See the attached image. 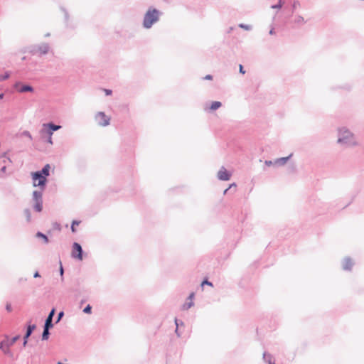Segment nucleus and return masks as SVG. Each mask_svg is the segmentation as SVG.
Segmentation results:
<instances>
[{
  "label": "nucleus",
  "instance_id": "f257e3e1",
  "mask_svg": "<svg viewBox=\"0 0 364 364\" xmlns=\"http://www.w3.org/2000/svg\"><path fill=\"white\" fill-rule=\"evenodd\" d=\"M162 14L163 13L159 9L150 6L144 14L142 22L143 27L146 29L151 28L154 23L159 21Z\"/></svg>",
  "mask_w": 364,
  "mask_h": 364
},
{
  "label": "nucleus",
  "instance_id": "f03ea898",
  "mask_svg": "<svg viewBox=\"0 0 364 364\" xmlns=\"http://www.w3.org/2000/svg\"><path fill=\"white\" fill-rule=\"evenodd\" d=\"M338 143L346 146H355L357 144L354 135L346 128L338 130Z\"/></svg>",
  "mask_w": 364,
  "mask_h": 364
},
{
  "label": "nucleus",
  "instance_id": "7ed1b4c3",
  "mask_svg": "<svg viewBox=\"0 0 364 364\" xmlns=\"http://www.w3.org/2000/svg\"><path fill=\"white\" fill-rule=\"evenodd\" d=\"M21 336L19 334L16 335L13 338H10L8 335L4 336V339L0 342V349L1 351L9 356H12L13 353L10 350V347L12 346L18 340H19Z\"/></svg>",
  "mask_w": 364,
  "mask_h": 364
},
{
  "label": "nucleus",
  "instance_id": "20e7f679",
  "mask_svg": "<svg viewBox=\"0 0 364 364\" xmlns=\"http://www.w3.org/2000/svg\"><path fill=\"white\" fill-rule=\"evenodd\" d=\"M33 181V186L34 187H39L42 191H44L48 182L47 177L43 175L40 171H36L31 174Z\"/></svg>",
  "mask_w": 364,
  "mask_h": 364
},
{
  "label": "nucleus",
  "instance_id": "39448f33",
  "mask_svg": "<svg viewBox=\"0 0 364 364\" xmlns=\"http://www.w3.org/2000/svg\"><path fill=\"white\" fill-rule=\"evenodd\" d=\"M43 191H34L33 192L32 199L34 201L33 209L35 211L40 213L43 210Z\"/></svg>",
  "mask_w": 364,
  "mask_h": 364
},
{
  "label": "nucleus",
  "instance_id": "423d86ee",
  "mask_svg": "<svg viewBox=\"0 0 364 364\" xmlns=\"http://www.w3.org/2000/svg\"><path fill=\"white\" fill-rule=\"evenodd\" d=\"M61 128L60 125H58L50 122L43 124V127L40 132L43 139H44V134H53L54 132L59 130Z\"/></svg>",
  "mask_w": 364,
  "mask_h": 364
},
{
  "label": "nucleus",
  "instance_id": "0eeeda50",
  "mask_svg": "<svg viewBox=\"0 0 364 364\" xmlns=\"http://www.w3.org/2000/svg\"><path fill=\"white\" fill-rule=\"evenodd\" d=\"M84 251L81 245L77 242H74L72 246L71 257L80 261L83 259Z\"/></svg>",
  "mask_w": 364,
  "mask_h": 364
},
{
  "label": "nucleus",
  "instance_id": "6e6552de",
  "mask_svg": "<svg viewBox=\"0 0 364 364\" xmlns=\"http://www.w3.org/2000/svg\"><path fill=\"white\" fill-rule=\"evenodd\" d=\"M14 87L17 92L20 93L33 92L34 91V88L33 86L28 84H23L20 81L16 82L14 85Z\"/></svg>",
  "mask_w": 364,
  "mask_h": 364
},
{
  "label": "nucleus",
  "instance_id": "1a4fd4ad",
  "mask_svg": "<svg viewBox=\"0 0 364 364\" xmlns=\"http://www.w3.org/2000/svg\"><path fill=\"white\" fill-rule=\"evenodd\" d=\"M95 119L100 126L105 127L109 124L110 118L103 112H97L95 114Z\"/></svg>",
  "mask_w": 364,
  "mask_h": 364
},
{
  "label": "nucleus",
  "instance_id": "9d476101",
  "mask_svg": "<svg viewBox=\"0 0 364 364\" xmlns=\"http://www.w3.org/2000/svg\"><path fill=\"white\" fill-rule=\"evenodd\" d=\"M231 177V173L226 170L224 166H222L221 168L218 172V178L220 181H228Z\"/></svg>",
  "mask_w": 364,
  "mask_h": 364
},
{
  "label": "nucleus",
  "instance_id": "9b49d317",
  "mask_svg": "<svg viewBox=\"0 0 364 364\" xmlns=\"http://www.w3.org/2000/svg\"><path fill=\"white\" fill-rule=\"evenodd\" d=\"M55 308H53L49 312L47 318H46L45 320V322H44V326H46V327H48V328H53V316H55Z\"/></svg>",
  "mask_w": 364,
  "mask_h": 364
},
{
  "label": "nucleus",
  "instance_id": "f8f14e48",
  "mask_svg": "<svg viewBox=\"0 0 364 364\" xmlns=\"http://www.w3.org/2000/svg\"><path fill=\"white\" fill-rule=\"evenodd\" d=\"M49 49L50 46L48 43H43L39 46H35L33 51L36 50L38 52L40 53V55H46L48 53Z\"/></svg>",
  "mask_w": 364,
  "mask_h": 364
},
{
  "label": "nucleus",
  "instance_id": "ddd939ff",
  "mask_svg": "<svg viewBox=\"0 0 364 364\" xmlns=\"http://www.w3.org/2000/svg\"><path fill=\"white\" fill-rule=\"evenodd\" d=\"M293 156V154H290L288 156L281 157L274 161V166H284Z\"/></svg>",
  "mask_w": 364,
  "mask_h": 364
},
{
  "label": "nucleus",
  "instance_id": "4468645a",
  "mask_svg": "<svg viewBox=\"0 0 364 364\" xmlns=\"http://www.w3.org/2000/svg\"><path fill=\"white\" fill-rule=\"evenodd\" d=\"M353 266V262L349 257L344 258L343 262V270L350 271L352 269Z\"/></svg>",
  "mask_w": 364,
  "mask_h": 364
},
{
  "label": "nucleus",
  "instance_id": "2eb2a0df",
  "mask_svg": "<svg viewBox=\"0 0 364 364\" xmlns=\"http://www.w3.org/2000/svg\"><path fill=\"white\" fill-rule=\"evenodd\" d=\"M36 328V325L31 324V321H29L26 324V332H25L24 335L30 337Z\"/></svg>",
  "mask_w": 364,
  "mask_h": 364
},
{
  "label": "nucleus",
  "instance_id": "dca6fc26",
  "mask_svg": "<svg viewBox=\"0 0 364 364\" xmlns=\"http://www.w3.org/2000/svg\"><path fill=\"white\" fill-rule=\"evenodd\" d=\"M51 328H48L43 326V330L41 335V340L42 341H47L49 338V336L50 335V329Z\"/></svg>",
  "mask_w": 364,
  "mask_h": 364
},
{
  "label": "nucleus",
  "instance_id": "f3484780",
  "mask_svg": "<svg viewBox=\"0 0 364 364\" xmlns=\"http://www.w3.org/2000/svg\"><path fill=\"white\" fill-rule=\"evenodd\" d=\"M263 360L265 363H267L268 364H275V362L274 360H272V356L271 354L264 352L263 353Z\"/></svg>",
  "mask_w": 364,
  "mask_h": 364
},
{
  "label": "nucleus",
  "instance_id": "a211bd4d",
  "mask_svg": "<svg viewBox=\"0 0 364 364\" xmlns=\"http://www.w3.org/2000/svg\"><path fill=\"white\" fill-rule=\"evenodd\" d=\"M293 22L297 25H304L306 23V21L301 15H296Z\"/></svg>",
  "mask_w": 364,
  "mask_h": 364
},
{
  "label": "nucleus",
  "instance_id": "6ab92c4d",
  "mask_svg": "<svg viewBox=\"0 0 364 364\" xmlns=\"http://www.w3.org/2000/svg\"><path fill=\"white\" fill-rule=\"evenodd\" d=\"M50 164H47L38 171H40L43 175L46 176L48 178V176H49L50 175Z\"/></svg>",
  "mask_w": 364,
  "mask_h": 364
},
{
  "label": "nucleus",
  "instance_id": "aec40b11",
  "mask_svg": "<svg viewBox=\"0 0 364 364\" xmlns=\"http://www.w3.org/2000/svg\"><path fill=\"white\" fill-rule=\"evenodd\" d=\"M36 237L43 239L44 243L48 244L49 242L48 237L43 233L42 232L38 231L36 234Z\"/></svg>",
  "mask_w": 364,
  "mask_h": 364
},
{
  "label": "nucleus",
  "instance_id": "412c9836",
  "mask_svg": "<svg viewBox=\"0 0 364 364\" xmlns=\"http://www.w3.org/2000/svg\"><path fill=\"white\" fill-rule=\"evenodd\" d=\"M222 106V103L219 101H214L211 103L210 109L212 111H215L219 109Z\"/></svg>",
  "mask_w": 364,
  "mask_h": 364
},
{
  "label": "nucleus",
  "instance_id": "4be33fe9",
  "mask_svg": "<svg viewBox=\"0 0 364 364\" xmlns=\"http://www.w3.org/2000/svg\"><path fill=\"white\" fill-rule=\"evenodd\" d=\"M299 7H301V3L298 0H294L291 4V14H293L296 9Z\"/></svg>",
  "mask_w": 364,
  "mask_h": 364
},
{
  "label": "nucleus",
  "instance_id": "5701e85b",
  "mask_svg": "<svg viewBox=\"0 0 364 364\" xmlns=\"http://www.w3.org/2000/svg\"><path fill=\"white\" fill-rule=\"evenodd\" d=\"M80 223V220H73L70 226V230L72 232L75 233L77 232L76 225H78Z\"/></svg>",
  "mask_w": 364,
  "mask_h": 364
},
{
  "label": "nucleus",
  "instance_id": "b1692460",
  "mask_svg": "<svg viewBox=\"0 0 364 364\" xmlns=\"http://www.w3.org/2000/svg\"><path fill=\"white\" fill-rule=\"evenodd\" d=\"M194 305L193 301H186L182 306L183 310H188Z\"/></svg>",
  "mask_w": 364,
  "mask_h": 364
},
{
  "label": "nucleus",
  "instance_id": "393cba45",
  "mask_svg": "<svg viewBox=\"0 0 364 364\" xmlns=\"http://www.w3.org/2000/svg\"><path fill=\"white\" fill-rule=\"evenodd\" d=\"M24 215L26 216V221L28 223L31 222V213L30 209H28V208L25 209L24 210Z\"/></svg>",
  "mask_w": 364,
  "mask_h": 364
},
{
  "label": "nucleus",
  "instance_id": "a878e982",
  "mask_svg": "<svg viewBox=\"0 0 364 364\" xmlns=\"http://www.w3.org/2000/svg\"><path fill=\"white\" fill-rule=\"evenodd\" d=\"M238 26L245 31H251L252 29V26L248 24L240 23Z\"/></svg>",
  "mask_w": 364,
  "mask_h": 364
},
{
  "label": "nucleus",
  "instance_id": "bb28decb",
  "mask_svg": "<svg viewBox=\"0 0 364 364\" xmlns=\"http://www.w3.org/2000/svg\"><path fill=\"white\" fill-rule=\"evenodd\" d=\"M60 9L64 13L65 22L66 23H68V20H69V14H68V11L65 8L61 7Z\"/></svg>",
  "mask_w": 364,
  "mask_h": 364
},
{
  "label": "nucleus",
  "instance_id": "cd10ccee",
  "mask_svg": "<svg viewBox=\"0 0 364 364\" xmlns=\"http://www.w3.org/2000/svg\"><path fill=\"white\" fill-rule=\"evenodd\" d=\"M52 135L51 134H44V138L46 136V139L45 140L47 143L50 144H53V139H52Z\"/></svg>",
  "mask_w": 364,
  "mask_h": 364
},
{
  "label": "nucleus",
  "instance_id": "c85d7f7f",
  "mask_svg": "<svg viewBox=\"0 0 364 364\" xmlns=\"http://www.w3.org/2000/svg\"><path fill=\"white\" fill-rule=\"evenodd\" d=\"M59 263H60L59 272H60V275L61 277V281H63V279H64V268L63 267V264H62V262L60 260L59 261Z\"/></svg>",
  "mask_w": 364,
  "mask_h": 364
},
{
  "label": "nucleus",
  "instance_id": "c756f323",
  "mask_svg": "<svg viewBox=\"0 0 364 364\" xmlns=\"http://www.w3.org/2000/svg\"><path fill=\"white\" fill-rule=\"evenodd\" d=\"M63 316H64V311H59L57 315V318L55 321V323L56 324V323H59Z\"/></svg>",
  "mask_w": 364,
  "mask_h": 364
},
{
  "label": "nucleus",
  "instance_id": "7c9ffc66",
  "mask_svg": "<svg viewBox=\"0 0 364 364\" xmlns=\"http://www.w3.org/2000/svg\"><path fill=\"white\" fill-rule=\"evenodd\" d=\"M92 306L90 304H87L84 309L83 312L87 314H90L92 313Z\"/></svg>",
  "mask_w": 364,
  "mask_h": 364
},
{
  "label": "nucleus",
  "instance_id": "2f4dec72",
  "mask_svg": "<svg viewBox=\"0 0 364 364\" xmlns=\"http://www.w3.org/2000/svg\"><path fill=\"white\" fill-rule=\"evenodd\" d=\"M53 230L60 231L61 230V225L58 222H54L52 224Z\"/></svg>",
  "mask_w": 364,
  "mask_h": 364
},
{
  "label": "nucleus",
  "instance_id": "473e14b6",
  "mask_svg": "<svg viewBox=\"0 0 364 364\" xmlns=\"http://www.w3.org/2000/svg\"><path fill=\"white\" fill-rule=\"evenodd\" d=\"M21 135L29 138L30 140L33 139L32 136H31L30 132H28L27 130H25L23 132H21Z\"/></svg>",
  "mask_w": 364,
  "mask_h": 364
},
{
  "label": "nucleus",
  "instance_id": "72a5a7b5",
  "mask_svg": "<svg viewBox=\"0 0 364 364\" xmlns=\"http://www.w3.org/2000/svg\"><path fill=\"white\" fill-rule=\"evenodd\" d=\"M283 6V3L282 0H279V2L277 4H274L271 6L272 9H281Z\"/></svg>",
  "mask_w": 364,
  "mask_h": 364
},
{
  "label": "nucleus",
  "instance_id": "f704fd0d",
  "mask_svg": "<svg viewBox=\"0 0 364 364\" xmlns=\"http://www.w3.org/2000/svg\"><path fill=\"white\" fill-rule=\"evenodd\" d=\"M175 324H176V328H179L180 326H183L184 323L183 321L176 318H175Z\"/></svg>",
  "mask_w": 364,
  "mask_h": 364
},
{
  "label": "nucleus",
  "instance_id": "c9c22d12",
  "mask_svg": "<svg viewBox=\"0 0 364 364\" xmlns=\"http://www.w3.org/2000/svg\"><path fill=\"white\" fill-rule=\"evenodd\" d=\"M9 77H10V74L8 72H6L4 75H0V81L6 80Z\"/></svg>",
  "mask_w": 364,
  "mask_h": 364
},
{
  "label": "nucleus",
  "instance_id": "e433bc0d",
  "mask_svg": "<svg viewBox=\"0 0 364 364\" xmlns=\"http://www.w3.org/2000/svg\"><path fill=\"white\" fill-rule=\"evenodd\" d=\"M208 285V286H210V287H213V284L211 282L208 281L207 279H204L201 283V285L202 286H204V285Z\"/></svg>",
  "mask_w": 364,
  "mask_h": 364
},
{
  "label": "nucleus",
  "instance_id": "4c0bfd02",
  "mask_svg": "<svg viewBox=\"0 0 364 364\" xmlns=\"http://www.w3.org/2000/svg\"><path fill=\"white\" fill-rule=\"evenodd\" d=\"M28 338H29V336L23 335V347H26L27 346Z\"/></svg>",
  "mask_w": 364,
  "mask_h": 364
},
{
  "label": "nucleus",
  "instance_id": "58836bf2",
  "mask_svg": "<svg viewBox=\"0 0 364 364\" xmlns=\"http://www.w3.org/2000/svg\"><path fill=\"white\" fill-rule=\"evenodd\" d=\"M6 310L8 311V312H11L12 311V306H11V304L10 303H7L6 304Z\"/></svg>",
  "mask_w": 364,
  "mask_h": 364
},
{
  "label": "nucleus",
  "instance_id": "ea45409f",
  "mask_svg": "<svg viewBox=\"0 0 364 364\" xmlns=\"http://www.w3.org/2000/svg\"><path fill=\"white\" fill-rule=\"evenodd\" d=\"M264 164H265L266 166H272V165H274V161H270V160H266V161H264Z\"/></svg>",
  "mask_w": 364,
  "mask_h": 364
},
{
  "label": "nucleus",
  "instance_id": "a19ab883",
  "mask_svg": "<svg viewBox=\"0 0 364 364\" xmlns=\"http://www.w3.org/2000/svg\"><path fill=\"white\" fill-rule=\"evenodd\" d=\"M194 296H195V293L194 292H191L188 297L187 298V300L188 301H193V299H194Z\"/></svg>",
  "mask_w": 364,
  "mask_h": 364
},
{
  "label": "nucleus",
  "instance_id": "79ce46f5",
  "mask_svg": "<svg viewBox=\"0 0 364 364\" xmlns=\"http://www.w3.org/2000/svg\"><path fill=\"white\" fill-rule=\"evenodd\" d=\"M232 187H236V184L235 183H232L231 184L228 188H226L225 191H224V194H226L227 192L232 188Z\"/></svg>",
  "mask_w": 364,
  "mask_h": 364
},
{
  "label": "nucleus",
  "instance_id": "37998d69",
  "mask_svg": "<svg viewBox=\"0 0 364 364\" xmlns=\"http://www.w3.org/2000/svg\"><path fill=\"white\" fill-rule=\"evenodd\" d=\"M239 71L242 74H245V70H244V67L241 64L239 65Z\"/></svg>",
  "mask_w": 364,
  "mask_h": 364
},
{
  "label": "nucleus",
  "instance_id": "c03bdc74",
  "mask_svg": "<svg viewBox=\"0 0 364 364\" xmlns=\"http://www.w3.org/2000/svg\"><path fill=\"white\" fill-rule=\"evenodd\" d=\"M204 80H210L213 79V75H207L203 77Z\"/></svg>",
  "mask_w": 364,
  "mask_h": 364
},
{
  "label": "nucleus",
  "instance_id": "a18cd8bd",
  "mask_svg": "<svg viewBox=\"0 0 364 364\" xmlns=\"http://www.w3.org/2000/svg\"><path fill=\"white\" fill-rule=\"evenodd\" d=\"M105 92L106 95H110L112 93V90H109V89H105Z\"/></svg>",
  "mask_w": 364,
  "mask_h": 364
},
{
  "label": "nucleus",
  "instance_id": "49530a36",
  "mask_svg": "<svg viewBox=\"0 0 364 364\" xmlns=\"http://www.w3.org/2000/svg\"><path fill=\"white\" fill-rule=\"evenodd\" d=\"M41 277L40 273H39L38 271H36V272H34V274H33V277H34V278H38V277Z\"/></svg>",
  "mask_w": 364,
  "mask_h": 364
},
{
  "label": "nucleus",
  "instance_id": "de8ad7c7",
  "mask_svg": "<svg viewBox=\"0 0 364 364\" xmlns=\"http://www.w3.org/2000/svg\"><path fill=\"white\" fill-rule=\"evenodd\" d=\"M175 332H176V335L178 336V337H181V333L179 331V328H176Z\"/></svg>",
  "mask_w": 364,
  "mask_h": 364
},
{
  "label": "nucleus",
  "instance_id": "09e8293b",
  "mask_svg": "<svg viewBox=\"0 0 364 364\" xmlns=\"http://www.w3.org/2000/svg\"><path fill=\"white\" fill-rule=\"evenodd\" d=\"M6 166H2V167L1 168L0 171H1V173H5V172H6Z\"/></svg>",
  "mask_w": 364,
  "mask_h": 364
},
{
  "label": "nucleus",
  "instance_id": "8fccbe9b",
  "mask_svg": "<svg viewBox=\"0 0 364 364\" xmlns=\"http://www.w3.org/2000/svg\"><path fill=\"white\" fill-rule=\"evenodd\" d=\"M274 33H275V32H274V28H272V29L269 31V34H270V35H273V34H274Z\"/></svg>",
  "mask_w": 364,
  "mask_h": 364
},
{
  "label": "nucleus",
  "instance_id": "3c124183",
  "mask_svg": "<svg viewBox=\"0 0 364 364\" xmlns=\"http://www.w3.org/2000/svg\"><path fill=\"white\" fill-rule=\"evenodd\" d=\"M4 97V93H0V100H2Z\"/></svg>",
  "mask_w": 364,
  "mask_h": 364
},
{
  "label": "nucleus",
  "instance_id": "603ef678",
  "mask_svg": "<svg viewBox=\"0 0 364 364\" xmlns=\"http://www.w3.org/2000/svg\"><path fill=\"white\" fill-rule=\"evenodd\" d=\"M26 279H23V278H20L19 279V282H23V281H26Z\"/></svg>",
  "mask_w": 364,
  "mask_h": 364
}]
</instances>
